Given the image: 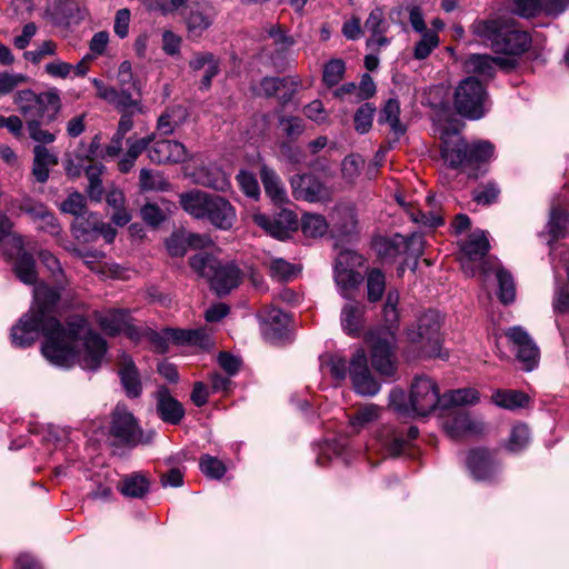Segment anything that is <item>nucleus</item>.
Segmentation results:
<instances>
[{"label":"nucleus","mask_w":569,"mask_h":569,"mask_svg":"<svg viewBox=\"0 0 569 569\" xmlns=\"http://www.w3.org/2000/svg\"><path fill=\"white\" fill-rule=\"evenodd\" d=\"M99 222L100 218L96 213L91 212L87 216L82 214L74 219L71 230L78 240H82L83 242L93 241L96 239L97 231L94 224H98Z\"/></svg>","instance_id":"58836bf2"},{"label":"nucleus","mask_w":569,"mask_h":569,"mask_svg":"<svg viewBox=\"0 0 569 569\" xmlns=\"http://www.w3.org/2000/svg\"><path fill=\"white\" fill-rule=\"evenodd\" d=\"M333 227L341 236H347L353 232L356 228V217L351 209L342 208L337 209L332 214Z\"/></svg>","instance_id":"de8ad7c7"},{"label":"nucleus","mask_w":569,"mask_h":569,"mask_svg":"<svg viewBox=\"0 0 569 569\" xmlns=\"http://www.w3.org/2000/svg\"><path fill=\"white\" fill-rule=\"evenodd\" d=\"M381 416V408L375 403H368L358 408L349 416V425L355 432H360Z\"/></svg>","instance_id":"f704fd0d"},{"label":"nucleus","mask_w":569,"mask_h":569,"mask_svg":"<svg viewBox=\"0 0 569 569\" xmlns=\"http://www.w3.org/2000/svg\"><path fill=\"white\" fill-rule=\"evenodd\" d=\"M495 156V146L490 141L478 140L468 144V163H482Z\"/></svg>","instance_id":"a18cd8bd"},{"label":"nucleus","mask_w":569,"mask_h":569,"mask_svg":"<svg viewBox=\"0 0 569 569\" xmlns=\"http://www.w3.org/2000/svg\"><path fill=\"white\" fill-rule=\"evenodd\" d=\"M67 174L70 177H80L84 174L87 178H100L104 174V166L84 153L74 152L69 154L64 162Z\"/></svg>","instance_id":"4be33fe9"},{"label":"nucleus","mask_w":569,"mask_h":569,"mask_svg":"<svg viewBox=\"0 0 569 569\" xmlns=\"http://www.w3.org/2000/svg\"><path fill=\"white\" fill-rule=\"evenodd\" d=\"M157 411L164 422L171 425L179 423L184 416L182 405L172 398L167 390L159 392Z\"/></svg>","instance_id":"7c9ffc66"},{"label":"nucleus","mask_w":569,"mask_h":569,"mask_svg":"<svg viewBox=\"0 0 569 569\" xmlns=\"http://www.w3.org/2000/svg\"><path fill=\"white\" fill-rule=\"evenodd\" d=\"M435 131L441 140V157L446 164L458 168L468 163V143L462 139L455 123L439 122Z\"/></svg>","instance_id":"9d476101"},{"label":"nucleus","mask_w":569,"mask_h":569,"mask_svg":"<svg viewBox=\"0 0 569 569\" xmlns=\"http://www.w3.org/2000/svg\"><path fill=\"white\" fill-rule=\"evenodd\" d=\"M486 90L483 84L475 77L462 80L455 91V107L457 111L469 119H480L486 109Z\"/></svg>","instance_id":"1a4fd4ad"},{"label":"nucleus","mask_w":569,"mask_h":569,"mask_svg":"<svg viewBox=\"0 0 569 569\" xmlns=\"http://www.w3.org/2000/svg\"><path fill=\"white\" fill-rule=\"evenodd\" d=\"M200 470L208 478L220 479L226 473V466L219 459L206 455L200 459Z\"/></svg>","instance_id":"6e6d98bb"},{"label":"nucleus","mask_w":569,"mask_h":569,"mask_svg":"<svg viewBox=\"0 0 569 569\" xmlns=\"http://www.w3.org/2000/svg\"><path fill=\"white\" fill-rule=\"evenodd\" d=\"M91 83L96 88L97 97L112 104L114 108L128 109L131 108L133 111L139 113H146V107L141 99H133L129 89H133L139 96H141V82L132 72V66L129 61H122L117 72V83L119 89L106 84L103 81L97 78H92Z\"/></svg>","instance_id":"20e7f679"},{"label":"nucleus","mask_w":569,"mask_h":569,"mask_svg":"<svg viewBox=\"0 0 569 569\" xmlns=\"http://www.w3.org/2000/svg\"><path fill=\"white\" fill-rule=\"evenodd\" d=\"M467 466L471 476L479 481L490 480L497 471L489 452L485 449L470 451Z\"/></svg>","instance_id":"a878e982"},{"label":"nucleus","mask_w":569,"mask_h":569,"mask_svg":"<svg viewBox=\"0 0 569 569\" xmlns=\"http://www.w3.org/2000/svg\"><path fill=\"white\" fill-rule=\"evenodd\" d=\"M106 201L113 209L111 220L116 226L123 227L131 220V214L124 208L126 198L123 192L117 188H109L106 193Z\"/></svg>","instance_id":"473e14b6"},{"label":"nucleus","mask_w":569,"mask_h":569,"mask_svg":"<svg viewBox=\"0 0 569 569\" xmlns=\"http://www.w3.org/2000/svg\"><path fill=\"white\" fill-rule=\"evenodd\" d=\"M506 336L513 343L517 359L522 363L523 370H533L538 365L539 349L528 332L521 327H512Z\"/></svg>","instance_id":"dca6fc26"},{"label":"nucleus","mask_w":569,"mask_h":569,"mask_svg":"<svg viewBox=\"0 0 569 569\" xmlns=\"http://www.w3.org/2000/svg\"><path fill=\"white\" fill-rule=\"evenodd\" d=\"M268 267L270 276L279 281H288L299 272V269L282 258H271Z\"/></svg>","instance_id":"49530a36"},{"label":"nucleus","mask_w":569,"mask_h":569,"mask_svg":"<svg viewBox=\"0 0 569 569\" xmlns=\"http://www.w3.org/2000/svg\"><path fill=\"white\" fill-rule=\"evenodd\" d=\"M321 368L328 369L330 375L337 380H343L349 372L346 359L338 355L322 358Z\"/></svg>","instance_id":"603ef678"},{"label":"nucleus","mask_w":569,"mask_h":569,"mask_svg":"<svg viewBox=\"0 0 569 569\" xmlns=\"http://www.w3.org/2000/svg\"><path fill=\"white\" fill-rule=\"evenodd\" d=\"M97 319L107 335L124 333L131 340H140V329L132 325L129 313L123 310L103 311L98 313Z\"/></svg>","instance_id":"a211bd4d"},{"label":"nucleus","mask_w":569,"mask_h":569,"mask_svg":"<svg viewBox=\"0 0 569 569\" xmlns=\"http://www.w3.org/2000/svg\"><path fill=\"white\" fill-rule=\"evenodd\" d=\"M140 339L144 337L159 353H164L169 349L170 338L167 335V328L158 332L150 328H146L143 331L140 329Z\"/></svg>","instance_id":"5fc2aeb1"},{"label":"nucleus","mask_w":569,"mask_h":569,"mask_svg":"<svg viewBox=\"0 0 569 569\" xmlns=\"http://www.w3.org/2000/svg\"><path fill=\"white\" fill-rule=\"evenodd\" d=\"M267 33L281 52L289 50L295 44L293 38L288 36L280 26H270L267 29Z\"/></svg>","instance_id":"e2e57ef3"},{"label":"nucleus","mask_w":569,"mask_h":569,"mask_svg":"<svg viewBox=\"0 0 569 569\" xmlns=\"http://www.w3.org/2000/svg\"><path fill=\"white\" fill-rule=\"evenodd\" d=\"M569 223L568 214L557 208H552L550 217L547 223V232L551 237V240H557L565 237Z\"/></svg>","instance_id":"37998d69"},{"label":"nucleus","mask_w":569,"mask_h":569,"mask_svg":"<svg viewBox=\"0 0 569 569\" xmlns=\"http://www.w3.org/2000/svg\"><path fill=\"white\" fill-rule=\"evenodd\" d=\"M186 147L176 140H159L148 149V158L158 164L180 162L186 159Z\"/></svg>","instance_id":"b1692460"},{"label":"nucleus","mask_w":569,"mask_h":569,"mask_svg":"<svg viewBox=\"0 0 569 569\" xmlns=\"http://www.w3.org/2000/svg\"><path fill=\"white\" fill-rule=\"evenodd\" d=\"M291 188L297 200L325 202L331 199V189L322 180H291Z\"/></svg>","instance_id":"5701e85b"},{"label":"nucleus","mask_w":569,"mask_h":569,"mask_svg":"<svg viewBox=\"0 0 569 569\" xmlns=\"http://www.w3.org/2000/svg\"><path fill=\"white\" fill-rule=\"evenodd\" d=\"M170 256L182 257L188 248L209 249L214 248L212 239L208 234L174 232L166 241Z\"/></svg>","instance_id":"aec40b11"},{"label":"nucleus","mask_w":569,"mask_h":569,"mask_svg":"<svg viewBox=\"0 0 569 569\" xmlns=\"http://www.w3.org/2000/svg\"><path fill=\"white\" fill-rule=\"evenodd\" d=\"M390 406L401 415L425 417L436 409L442 410V395L433 379L418 376L411 383L408 403L405 402L402 391L393 390L390 393Z\"/></svg>","instance_id":"7ed1b4c3"},{"label":"nucleus","mask_w":569,"mask_h":569,"mask_svg":"<svg viewBox=\"0 0 569 569\" xmlns=\"http://www.w3.org/2000/svg\"><path fill=\"white\" fill-rule=\"evenodd\" d=\"M490 243L487 232L480 229L475 230L460 246L459 260L463 272L472 277L478 271L487 274L491 267L486 256Z\"/></svg>","instance_id":"0eeeda50"},{"label":"nucleus","mask_w":569,"mask_h":569,"mask_svg":"<svg viewBox=\"0 0 569 569\" xmlns=\"http://www.w3.org/2000/svg\"><path fill=\"white\" fill-rule=\"evenodd\" d=\"M27 81L28 77L22 73L0 72V96L10 93Z\"/></svg>","instance_id":"680f3d73"},{"label":"nucleus","mask_w":569,"mask_h":569,"mask_svg":"<svg viewBox=\"0 0 569 569\" xmlns=\"http://www.w3.org/2000/svg\"><path fill=\"white\" fill-rule=\"evenodd\" d=\"M212 197L201 191H190L180 194V204L190 216L204 219Z\"/></svg>","instance_id":"c756f323"},{"label":"nucleus","mask_w":569,"mask_h":569,"mask_svg":"<svg viewBox=\"0 0 569 569\" xmlns=\"http://www.w3.org/2000/svg\"><path fill=\"white\" fill-rule=\"evenodd\" d=\"M362 262L363 258L355 251L339 252L335 266V282L342 298L349 299L362 282V274L355 270Z\"/></svg>","instance_id":"9b49d317"},{"label":"nucleus","mask_w":569,"mask_h":569,"mask_svg":"<svg viewBox=\"0 0 569 569\" xmlns=\"http://www.w3.org/2000/svg\"><path fill=\"white\" fill-rule=\"evenodd\" d=\"M187 346L208 350L213 346L211 333L204 328L189 329Z\"/></svg>","instance_id":"bf43d9fd"},{"label":"nucleus","mask_w":569,"mask_h":569,"mask_svg":"<svg viewBox=\"0 0 569 569\" xmlns=\"http://www.w3.org/2000/svg\"><path fill=\"white\" fill-rule=\"evenodd\" d=\"M252 219L257 226L263 229L271 237L283 240L298 230L299 220L295 212L281 210L273 217L263 213H254Z\"/></svg>","instance_id":"4468645a"},{"label":"nucleus","mask_w":569,"mask_h":569,"mask_svg":"<svg viewBox=\"0 0 569 569\" xmlns=\"http://www.w3.org/2000/svg\"><path fill=\"white\" fill-rule=\"evenodd\" d=\"M495 272L499 286L498 295L500 300L503 303L512 302L516 298V288L512 276L502 267H497Z\"/></svg>","instance_id":"c03bdc74"},{"label":"nucleus","mask_w":569,"mask_h":569,"mask_svg":"<svg viewBox=\"0 0 569 569\" xmlns=\"http://www.w3.org/2000/svg\"><path fill=\"white\" fill-rule=\"evenodd\" d=\"M380 123H387L396 139L405 134L407 127L400 121V103L397 99H389L379 116Z\"/></svg>","instance_id":"72a5a7b5"},{"label":"nucleus","mask_w":569,"mask_h":569,"mask_svg":"<svg viewBox=\"0 0 569 569\" xmlns=\"http://www.w3.org/2000/svg\"><path fill=\"white\" fill-rule=\"evenodd\" d=\"M263 332L269 339L282 337L289 323V316L276 307H267L261 312Z\"/></svg>","instance_id":"cd10ccee"},{"label":"nucleus","mask_w":569,"mask_h":569,"mask_svg":"<svg viewBox=\"0 0 569 569\" xmlns=\"http://www.w3.org/2000/svg\"><path fill=\"white\" fill-rule=\"evenodd\" d=\"M439 46V37L435 31L421 33L420 40L415 44L413 58L425 60Z\"/></svg>","instance_id":"09e8293b"},{"label":"nucleus","mask_w":569,"mask_h":569,"mask_svg":"<svg viewBox=\"0 0 569 569\" xmlns=\"http://www.w3.org/2000/svg\"><path fill=\"white\" fill-rule=\"evenodd\" d=\"M399 302V293L397 291H389L387 295V300L383 307V316L385 320L388 323L387 328L392 330L393 326L398 321V310L397 306Z\"/></svg>","instance_id":"69168bd1"},{"label":"nucleus","mask_w":569,"mask_h":569,"mask_svg":"<svg viewBox=\"0 0 569 569\" xmlns=\"http://www.w3.org/2000/svg\"><path fill=\"white\" fill-rule=\"evenodd\" d=\"M515 12L523 18L535 17L542 10V0H515Z\"/></svg>","instance_id":"774afa93"},{"label":"nucleus","mask_w":569,"mask_h":569,"mask_svg":"<svg viewBox=\"0 0 569 569\" xmlns=\"http://www.w3.org/2000/svg\"><path fill=\"white\" fill-rule=\"evenodd\" d=\"M60 209L76 218L87 214L86 198L81 193L73 192L61 203Z\"/></svg>","instance_id":"13d9d810"},{"label":"nucleus","mask_w":569,"mask_h":569,"mask_svg":"<svg viewBox=\"0 0 569 569\" xmlns=\"http://www.w3.org/2000/svg\"><path fill=\"white\" fill-rule=\"evenodd\" d=\"M14 272L23 283L34 284L38 276L33 257L24 251L19 254L14 262Z\"/></svg>","instance_id":"a19ab883"},{"label":"nucleus","mask_w":569,"mask_h":569,"mask_svg":"<svg viewBox=\"0 0 569 569\" xmlns=\"http://www.w3.org/2000/svg\"><path fill=\"white\" fill-rule=\"evenodd\" d=\"M33 174L36 178H48L50 168L58 164V156L44 146L33 148Z\"/></svg>","instance_id":"c9c22d12"},{"label":"nucleus","mask_w":569,"mask_h":569,"mask_svg":"<svg viewBox=\"0 0 569 569\" xmlns=\"http://www.w3.org/2000/svg\"><path fill=\"white\" fill-rule=\"evenodd\" d=\"M118 488L126 497L142 498L149 490V482L144 476L132 475L123 478Z\"/></svg>","instance_id":"ea45409f"},{"label":"nucleus","mask_w":569,"mask_h":569,"mask_svg":"<svg viewBox=\"0 0 569 569\" xmlns=\"http://www.w3.org/2000/svg\"><path fill=\"white\" fill-rule=\"evenodd\" d=\"M214 17V10L210 4L206 2H194L184 13L183 19L189 34L200 37L211 27Z\"/></svg>","instance_id":"412c9836"},{"label":"nucleus","mask_w":569,"mask_h":569,"mask_svg":"<svg viewBox=\"0 0 569 569\" xmlns=\"http://www.w3.org/2000/svg\"><path fill=\"white\" fill-rule=\"evenodd\" d=\"M479 399V392L473 388L451 390L442 395V410H450L459 406L475 405Z\"/></svg>","instance_id":"4c0bfd02"},{"label":"nucleus","mask_w":569,"mask_h":569,"mask_svg":"<svg viewBox=\"0 0 569 569\" xmlns=\"http://www.w3.org/2000/svg\"><path fill=\"white\" fill-rule=\"evenodd\" d=\"M491 401L506 410H516L528 406L530 398L527 393L518 390L498 389L491 396Z\"/></svg>","instance_id":"2f4dec72"},{"label":"nucleus","mask_w":569,"mask_h":569,"mask_svg":"<svg viewBox=\"0 0 569 569\" xmlns=\"http://www.w3.org/2000/svg\"><path fill=\"white\" fill-rule=\"evenodd\" d=\"M189 263L196 273L209 280L218 296L228 295L240 283V270L233 263L222 264L212 252H199L190 258Z\"/></svg>","instance_id":"39448f33"},{"label":"nucleus","mask_w":569,"mask_h":569,"mask_svg":"<svg viewBox=\"0 0 569 569\" xmlns=\"http://www.w3.org/2000/svg\"><path fill=\"white\" fill-rule=\"evenodd\" d=\"M27 128L30 138L41 143L40 146L52 143L56 140V134L42 129L40 122L36 119H28Z\"/></svg>","instance_id":"052dcab7"},{"label":"nucleus","mask_w":569,"mask_h":569,"mask_svg":"<svg viewBox=\"0 0 569 569\" xmlns=\"http://www.w3.org/2000/svg\"><path fill=\"white\" fill-rule=\"evenodd\" d=\"M389 24L385 19L383 11L380 8H375L368 16L365 22V29L371 34L387 32Z\"/></svg>","instance_id":"0e129e2a"},{"label":"nucleus","mask_w":569,"mask_h":569,"mask_svg":"<svg viewBox=\"0 0 569 569\" xmlns=\"http://www.w3.org/2000/svg\"><path fill=\"white\" fill-rule=\"evenodd\" d=\"M373 249L382 259H393L399 256L403 249H412L416 254L421 253L422 238L412 234L409 239L400 234L392 238L377 237L373 239Z\"/></svg>","instance_id":"f3484780"},{"label":"nucleus","mask_w":569,"mask_h":569,"mask_svg":"<svg viewBox=\"0 0 569 569\" xmlns=\"http://www.w3.org/2000/svg\"><path fill=\"white\" fill-rule=\"evenodd\" d=\"M351 381L356 392L361 396L372 397L380 390L379 382L372 377L370 371L351 378Z\"/></svg>","instance_id":"3c124183"},{"label":"nucleus","mask_w":569,"mask_h":569,"mask_svg":"<svg viewBox=\"0 0 569 569\" xmlns=\"http://www.w3.org/2000/svg\"><path fill=\"white\" fill-rule=\"evenodd\" d=\"M16 103L26 117H43L46 112L50 111L56 114L61 107L57 89H50L39 94L31 90L19 91L16 96Z\"/></svg>","instance_id":"ddd939ff"},{"label":"nucleus","mask_w":569,"mask_h":569,"mask_svg":"<svg viewBox=\"0 0 569 569\" xmlns=\"http://www.w3.org/2000/svg\"><path fill=\"white\" fill-rule=\"evenodd\" d=\"M299 226L303 234L311 238L322 237L328 230L326 218L318 213H305Z\"/></svg>","instance_id":"79ce46f5"},{"label":"nucleus","mask_w":569,"mask_h":569,"mask_svg":"<svg viewBox=\"0 0 569 569\" xmlns=\"http://www.w3.org/2000/svg\"><path fill=\"white\" fill-rule=\"evenodd\" d=\"M39 258L51 272L57 287L50 288L44 283L34 287L33 306L11 328L12 345L19 348L29 347L42 332L46 341L41 351L50 363L68 368L77 360L83 369L97 370L107 351L106 341L98 333L92 332L82 318L70 321L68 328H63L51 316L53 307L60 299L64 276L59 259L51 252L40 251Z\"/></svg>","instance_id":"f257e3e1"},{"label":"nucleus","mask_w":569,"mask_h":569,"mask_svg":"<svg viewBox=\"0 0 569 569\" xmlns=\"http://www.w3.org/2000/svg\"><path fill=\"white\" fill-rule=\"evenodd\" d=\"M119 376L122 387L128 397L137 398L140 396L142 386L138 369L128 355H122L120 359Z\"/></svg>","instance_id":"bb28decb"},{"label":"nucleus","mask_w":569,"mask_h":569,"mask_svg":"<svg viewBox=\"0 0 569 569\" xmlns=\"http://www.w3.org/2000/svg\"><path fill=\"white\" fill-rule=\"evenodd\" d=\"M111 433L120 442L130 446L149 443L154 437V431L144 435L133 415L122 405H118L113 410Z\"/></svg>","instance_id":"f8f14e48"},{"label":"nucleus","mask_w":569,"mask_h":569,"mask_svg":"<svg viewBox=\"0 0 569 569\" xmlns=\"http://www.w3.org/2000/svg\"><path fill=\"white\" fill-rule=\"evenodd\" d=\"M345 73V63L342 60L336 59L329 61L323 71V80L328 86H336Z\"/></svg>","instance_id":"338daca9"},{"label":"nucleus","mask_w":569,"mask_h":569,"mask_svg":"<svg viewBox=\"0 0 569 569\" xmlns=\"http://www.w3.org/2000/svg\"><path fill=\"white\" fill-rule=\"evenodd\" d=\"M365 308L361 303L350 300L341 310V326L349 336H358L363 327Z\"/></svg>","instance_id":"c85d7f7f"},{"label":"nucleus","mask_w":569,"mask_h":569,"mask_svg":"<svg viewBox=\"0 0 569 569\" xmlns=\"http://www.w3.org/2000/svg\"><path fill=\"white\" fill-rule=\"evenodd\" d=\"M471 30L496 53L515 61V57L527 51L531 43L528 32L516 29L509 20L502 18L476 21Z\"/></svg>","instance_id":"f03ea898"},{"label":"nucleus","mask_w":569,"mask_h":569,"mask_svg":"<svg viewBox=\"0 0 569 569\" xmlns=\"http://www.w3.org/2000/svg\"><path fill=\"white\" fill-rule=\"evenodd\" d=\"M371 348L372 367L381 376L393 377L396 373V333L390 328L371 332L367 338Z\"/></svg>","instance_id":"6e6552de"},{"label":"nucleus","mask_w":569,"mask_h":569,"mask_svg":"<svg viewBox=\"0 0 569 569\" xmlns=\"http://www.w3.org/2000/svg\"><path fill=\"white\" fill-rule=\"evenodd\" d=\"M496 66L505 70H510L516 67V61L512 58L471 54L463 63L465 70L468 73H475L488 79L493 77Z\"/></svg>","instance_id":"6ab92c4d"},{"label":"nucleus","mask_w":569,"mask_h":569,"mask_svg":"<svg viewBox=\"0 0 569 569\" xmlns=\"http://www.w3.org/2000/svg\"><path fill=\"white\" fill-rule=\"evenodd\" d=\"M530 440V432L526 425H517L512 428L511 435L508 441V449L517 452L522 450Z\"/></svg>","instance_id":"4d7b16f0"},{"label":"nucleus","mask_w":569,"mask_h":569,"mask_svg":"<svg viewBox=\"0 0 569 569\" xmlns=\"http://www.w3.org/2000/svg\"><path fill=\"white\" fill-rule=\"evenodd\" d=\"M187 117L186 109L181 106L168 108L160 114L157 121V130L164 136L172 134L181 126Z\"/></svg>","instance_id":"e433bc0d"},{"label":"nucleus","mask_w":569,"mask_h":569,"mask_svg":"<svg viewBox=\"0 0 569 569\" xmlns=\"http://www.w3.org/2000/svg\"><path fill=\"white\" fill-rule=\"evenodd\" d=\"M385 289V274L378 269H372L367 276L368 299L372 302L380 300Z\"/></svg>","instance_id":"8fccbe9b"},{"label":"nucleus","mask_w":569,"mask_h":569,"mask_svg":"<svg viewBox=\"0 0 569 569\" xmlns=\"http://www.w3.org/2000/svg\"><path fill=\"white\" fill-rule=\"evenodd\" d=\"M376 109L370 103H363L355 114V128L357 132L367 133L371 126Z\"/></svg>","instance_id":"864d4df0"},{"label":"nucleus","mask_w":569,"mask_h":569,"mask_svg":"<svg viewBox=\"0 0 569 569\" xmlns=\"http://www.w3.org/2000/svg\"><path fill=\"white\" fill-rule=\"evenodd\" d=\"M234 208L223 198L213 196L206 218L218 229L229 230L236 221Z\"/></svg>","instance_id":"393cba45"},{"label":"nucleus","mask_w":569,"mask_h":569,"mask_svg":"<svg viewBox=\"0 0 569 569\" xmlns=\"http://www.w3.org/2000/svg\"><path fill=\"white\" fill-rule=\"evenodd\" d=\"M441 322V315L438 311L429 310L421 315L417 323L407 330V339L419 356L427 358L442 357Z\"/></svg>","instance_id":"423d86ee"},{"label":"nucleus","mask_w":569,"mask_h":569,"mask_svg":"<svg viewBox=\"0 0 569 569\" xmlns=\"http://www.w3.org/2000/svg\"><path fill=\"white\" fill-rule=\"evenodd\" d=\"M440 426L451 439L479 435L483 431V422L467 412L451 410L440 419Z\"/></svg>","instance_id":"2eb2a0df"}]
</instances>
